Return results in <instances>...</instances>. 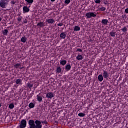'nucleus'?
Segmentation results:
<instances>
[{
    "instance_id": "nucleus-1",
    "label": "nucleus",
    "mask_w": 128,
    "mask_h": 128,
    "mask_svg": "<svg viewBox=\"0 0 128 128\" xmlns=\"http://www.w3.org/2000/svg\"><path fill=\"white\" fill-rule=\"evenodd\" d=\"M42 124H48V122L44 118V120H35V125L34 126V128H42Z\"/></svg>"
},
{
    "instance_id": "nucleus-2",
    "label": "nucleus",
    "mask_w": 128,
    "mask_h": 128,
    "mask_svg": "<svg viewBox=\"0 0 128 128\" xmlns=\"http://www.w3.org/2000/svg\"><path fill=\"white\" fill-rule=\"evenodd\" d=\"M8 0H0V6L2 8H6V6L8 4Z\"/></svg>"
},
{
    "instance_id": "nucleus-3",
    "label": "nucleus",
    "mask_w": 128,
    "mask_h": 128,
    "mask_svg": "<svg viewBox=\"0 0 128 128\" xmlns=\"http://www.w3.org/2000/svg\"><path fill=\"white\" fill-rule=\"evenodd\" d=\"M86 18H96V13L94 12H89L86 14Z\"/></svg>"
},
{
    "instance_id": "nucleus-4",
    "label": "nucleus",
    "mask_w": 128,
    "mask_h": 128,
    "mask_svg": "<svg viewBox=\"0 0 128 128\" xmlns=\"http://www.w3.org/2000/svg\"><path fill=\"white\" fill-rule=\"evenodd\" d=\"M20 128H25L26 126V120H22L20 121Z\"/></svg>"
},
{
    "instance_id": "nucleus-5",
    "label": "nucleus",
    "mask_w": 128,
    "mask_h": 128,
    "mask_svg": "<svg viewBox=\"0 0 128 128\" xmlns=\"http://www.w3.org/2000/svg\"><path fill=\"white\" fill-rule=\"evenodd\" d=\"M28 124L30 126V128H34L36 122H34L33 120H28Z\"/></svg>"
},
{
    "instance_id": "nucleus-6",
    "label": "nucleus",
    "mask_w": 128,
    "mask_h": 128,
    "mask_svg": "<svg viewBox=\"0 0 128 128\" xmlns=\"http://www.w3.org/2000/svg\"><path fill=\"white\" fill-rule=\"evenodd\" d=\"M54 94L52 92H48L46 94V98H50V100H52V98H54Z\"/></svg>"
},
{
    "instance_id": "nucleus-7",
    "label": "nucleus",
    "mask_w": 128,
    "mask_h": 128,
    "mask_svg": "<svg viewBox=\"0 0 128 128\" xmlns=\"http://www.w3.org/2000/svg\"><path fill=\"white\" fill-rule=\"evenodd\" d=\"M108 76H110V74L108 72L104 70L103 71V78H106V80H108Z\"/></svg>"
},
{
    "instance_id": "nucleus-8",
    "label": "nucleus",
    "mask_w": 128,
    "mask_h": 128,
    "mask_svg": "<svg viewBox=\"0 0 128 128\" xmlns=\"http://www.w3.org/2000/svg\"><path fill=\"white\" fill-rule=\"evenodd\" d=\"M30 12V8H28L27 6H24L23 7V12L26 14V12Z\"/></svg>"
},
{
    "instance_id": "nucleus-9",
    "label": "nucleus",
    "mask_w": 128,
    "mask_h": 128,
    "mask_svg": "<svg viewBox=\"0 0 128 128\" xmlns=\"http://www.w3.org/2000/svg\"><path fill=\"white\" fill-rule=\"evenodd\" d=\"M37 26H38V28H44V22H38L37 24Z\"/></svg>"
},
{
    "instance_id": "nucleus-10",
    "label": "nucleus",
    "mask_w": 128,
    "mask_h": 128,
    "mask_svg": "<svg viewBox=\"0 0 128 128\" xmlns=\"http://www.w3.org/2000/svg\"><path fill=\"white\" fill-rule=\"evenodd\" d=\"M72 68V66H70V64H66L65 66V70L66 72H68V70H70Z\"/></svg>"
},
{
    "instance_id": "nucleus-11",
    "label": "nucleus",
    "mask_w": 128,
    "mask_h": 128,
    "mask_svg": "<svg viewBox=\"0 0 128 128\" xmlns=\"http://www.w3.org/2000/svg\"><path fill=\"white\" fill-rule=\"evenodd\" d=\"M66 32H62L60 34V38H61L64 39L66 38Z\"/></svg>"
},
{
    "instance_id": "nucleus-12",
    "label": "nucleus",
    "mask_w": 128,
    "mask_h": 128,
    "mask_svg": "<svg viewBox=\"0 0 128 128\" xmlns=\"http://www.w3.org/2000/svg\"><path fill=\"white\" fill-rule=\"evenodd\" d=\"M46 22H47L48 24H54V20L52 18L46 19Z\"/></svg>"
},
{
    "instance_id": "nucleus-13",
    "label": "nucleus",
    "mask_w": 128,
    "mask_h": 128,
    "mask_svg": "<svg viewBox=\"0 0 128 128\" xmlns=\"http://www.w3.org/2000/svg\"><path fill=\"white\" fill-rule=\"evenodd\" d=\"M108 22V20L106 19H103L102 20V24H104L105 26H106Z\"/></svg>"
},
{
    "instance_id": "nucleus-14",
    "label": "nucleus",
    "mask_w": 128,
    "mask_h": 128,
    "mask_svg": "<svg viewBox=\"0 0 128 128\" xmlns=\"http://www.w3.org/2000/svg\"><path fill=\"white\" fill-rule=\"evenodd\" d=\"M74 32H79L80 30V27L78 26H75L74 29Z\"/></svg>"
},
{
    "instance_id": "nucleus-15",
    "label": "nucleus",
    "mask_w": 128,
    "mask_h": 128,
    "mask_svg": "<svg viewBox=\"0 0 128 128\" xmlns=\"http://www.w3.org/2000/svg\"><path fill=\"white\" fill-rule=\"evenodd\" d=\"M98 79L99 82H102V80H104V76L102 74H99L98 76Z\"/></svg>"
},
{
    "instance_id": "nucleus-16",
    "label": "nucleus",
    "mask_w": 128,
    "mask_h": 128,
    "mask_svg": "<svg viewBox=\"0 0 128 128\" xmlns=\"http://www.w3.org/2000/svg\"><path fill=\"white\" fill-rule=\"evenodd\" d=\"M76 60H82L84 59V56L81 54H78V56L76 57Z\"/></svg>"
},
{
    "instance_id": "nucleus-17",
    "label": "nucleus",
    "mask_w": 128,
    "mask_h": 128,
    "mask_svg": "<svg viewBox=\"0 0 128 128\" xmlns=\"http://www.w3.org/2000/svg\"><path fill=\"white\" fill-rule=\"evenodd\" d=\"M2 32L4 36H8V30L5 29L2 30Z\"/></svg>"
},
{
    "instance_id": "nucleus-18",
    "label": "nucleus",
    "mask_w": 128,
    "mask_h": 128,
    "mask_svg": "<svg viewBox=\"0 0 128 128\" xmlns=\"http://www.w3.org/2000/svg\"><path fill=\"white\" fill-rule=\"evenodd\" d=\"M37 100L40 102H42V97L40 95H37Z\"/></svg>"
},
{
    "instance_id": "nucleus-19",
    "label": "nucleus",
    "mask_w": 128,
    "mask_h": 128,
    "mask_svg": "<svg viewBox=\"0 0 128 128\" xmlns=\"http://www.w3.org/2000/svg\"><path fill=\"white\" fill-rule=\"evenodd\" d=\"M60 64L62 66H66V60H60Z\"/></svg>"
},
{
    "instance_id": "nucleus-20",
    "label": "nucleus",
    "mask_w": 128,
    "mask_h": 128,
    "mask_svg": "<svg viewBox=\"0 0 128 128\" xmlns=\"http://www.w3.org/2000/svg\"><path fill=\"white\" fill-rule=\"evenodd\" d=\"M56 72H58V74H60V72H62V68H60V66L57 67Z\"/></svg>"
},
{
    "instance_id": "nucleus-21",
    "label": "nucleus",
    "mask_w": 128,
    "mask_h": 128,
    "mask_svg": "<svg viewBox=\"0 0 128 128\" xmlns=\"http://www.w3.org/2000/svg\"><path fill=\"white\" fill-rule=\"evenodd\" d=\"M34 104H34L32 102H30L28 104V106H29L30 108H34Z\"/></svg>"
},
{
    "instance_id": "nucleus-22",
    "label": "nucleus",
    "mask_w": 128,
    "mask_h": 128,
    "mask_svg": "<svg viewBox=\"0 0 128 128\" xmlns=\"http://www.w3.org/2000/svg\"><path fill=\"white\" fill-rule=\"evenodd\" d=\"M20 41L22 42H26V36H23L21 38V40H20Z\"/></svg>"
},
{
    "instance_id": "nucleus-23",
    "label": "nucleus",
    "mask_w": 128,
    "mask_h": 128,
    "mask_svg": "<svg viewBox=\"0 0 128 128\" xmlns=\"http://www.w3.org/2000/svg\"><path fill=\"white\" fill-rule=\"evenodd\" d=\"M27 86L30 88V90H32V88L34 86V84H30V83H28L27 84Z\"/></svg>"
},
{
    "instance_id": "nucleus-24",
    "label": "nucleus",
    "mask_w": 128,
    "mask_h": 128,
    "mask_svg": "<svg viewBox=\"0 0 128 128\" xmlns=\"http://www.w3.org/2000/svg\"><path fill=\"white\" fill-rule=\"evenodd\" d=\"M22 80L20 79H18L16 80V84H22Z\"/></svg>"
},
{
    "instance_id": "nucleus-25",
    "label": "nucleus",
    "mask_w": 128,
    "mask_h": 128,
    "mask_svg": "<svg viewBox=\"0 0 128 128\" xmlns=\"http://www.w3.org/2000/svg\"><path fill=\"white\" fill-rule=\"evenodd\" d=\"M110 34L111 36H113V37L116 36V32H114V31L110 32Z\"/></svg>"
},
{
    "instance_id": "nucleus-26",
    "label": "nucleus",
    "mask_w": 128,
    "mask_h": 128,
    "mask_svg": "<svg viewBox=\"0 0 128 128\" xmlns=\"http://www.w3.org/2000/svg\"><path fill=\"white\" fill-rule=\"evenodd\" d=\"M121 30H122L123 32H128V28L126 26H124L123 28L121 29Z\"/></svg>"
},
{
    "instance_id": "nucleus-27",
    "label": "nucleus",
    "mask_w": 128,
    "mask_h": 128,
    "mask_svg": "<svg viewBox=\"0 0 128 128\" xmlns=\"http://www.w3.org/2000/svg\"><path fill=\"white\" fill-rule=\"evenodd\" d=\"M78 116H80V118H84V116H86V114L84 113L80 112L78 114Z\"/></svg>"
},
{
    "instance_id": "nucleus-28",
    "label": "nucleus",
    "mask_w": 128,
    "mask_h": 128,
    "mask_svg": "<svg viewBox=\"0 0 128 128\" xmlns=\"http://www.w3.org/2000/svg\"><path fill=\"white\" fill-rule=\"evenodd\" d=\"M25 2H26L28 4H32L34 2V0H25Z\"/></svg>"
},
{
    "instance_id": "nucleus-29",
    "label": "nucleus",
    "mask_w": 128,
    "mask_h": 128,
    "mask_svg": "<svg viewBox=\"0 0 128 128\" xmlns=\"http://www.w3.org/2000/svg\"><path fill=\"white\" fill-rule=\"evenodd\" d=\"M9 108H10V110H12L14 108V104H10L8 106Z\"/></svg>"
},
{
    "instance_id": "nucleus-30",
    "label": "nucleus",
    "mask_w": 128,
    "mask_h": 128,
    "mask_svg": "<svg viewBox=\"0 0 128 128\" xmlns=\"http://www.w3.org/2000/svg\"><path fill=\"white\" fill-rule=\"evenodd\" d=\"M14 68H18L20 66V64H16L14 66Z\"/></svg>"
},
{
    "instance_id": "nucleus-31",
    "label": "nucleus",
    "mask_w": 128,
    "mask_h": 128,
    "mask_svg": "<svg viewBox=\"0 0 128 128\" xmlns=\"http://www.w3.org/2000/svg\"><path fill=\"white\" fill-rule=\"evenodd\" d=\"M99 10L100 12H104V10H106V7H102L99 8Z\"/></svg>"
},
{
    "instance_id": "nucleus-32",
    "label": "nucleus",
    "mask_w": 128,
    "mask_h": 128,
    "mask_svg": "<svg viewBox=\"0 0 128 128\" xmlns=\"http://www.w3.org/2000/svg\"><path fill=\"white\" fill-rule=\"evenodd\" d=\"M70 2V0H65L64 1V4H68Z\"/></svg>"
},
{
    "instance_id": "nucleus-33",
    "label": "nucleus",
    "mask_w": 128,
    "mask_h": 128,
    "mask_svg": "<svg viewBox=\"0 0 128 128\" xmlns=\"http://www.w3.org/2000/svg\"><path fill=\"white\" fill-rule=\"evenodd\" d=\"M76 52H82V50L81 48H77Z\"/></svg>"
},
{
    "instance_id": "nucleus-34",
    "label": "nucleus",
    "mask_w": 128,
    "mask_h": 128,
    "mask_svg": "<svg viewBox=\"0 0 128 128\" xmlns=\"http://www.w3.org/2000/svg\"><path fill=\"white\" fill-rule=\"evenodd\" d=\"M95 2L96 4H100V0H96Z\"/></svg>"
},
{
    "instance_id": "nucleus-35",
    "label": "nucleus",
    "mask_w": 128,
    "mask_h": 128,
    "mask_svg": "<svg viewBox=\"0 0 128 128\" xmlns=\"http://www.w3.org/2000/svg\"><path fill=\"white\" fill-rule=\"evenodd\" d=\"M63 25H64V24L62 22L57 24V26H62Z\"/></svg>"
},
{
    "instance_id": "nucleus-36",
    "label": "nucleus",
    "mask_w": 128,
    "mask_h": 128,
    "mask_svg": "<svg viewBox=\"0 0 128 128\" xmlns=\"http://www.w3.org/2000/svg\"><path fill=\"white\" fill-rule=\"evenodd\" d=\"M16 2H15L14 0H12L11 1V4H16Z\"/></svg>"
},
{
    "instance_id": "nucleus-37",
    "label": "nucleus",
    "mask_w": 128,
    "mask_h": 128,
    "mask_svg": "<svg viewBox=\"0 0 128 128\" xmlns=\"http://www.w3.org/2000/svg\"><path fill=\"white\" fill-rule=\"evenodd\" d=\"M125 12L126 14H128V8H126V9H125Z\"/></svg>"
},
{
    "instance_id": "nucleus-38",
    "label": "nucleus",
    "mask_w": 128,
    "mask_h": 128,
    "mask_svg": "<svg viewBox=\"0 0 128 128\" xmlns=\"http://www.w3.org/2000/svg\"><path fill=\"white\" fill-rule=\"evenodd\" d=\"M20 20H22V18H18V22H20Z\"/></svg>"
},
{
    "instance_id": "nucleus-39",
    "label": "nucleus",
    "mask_w": 128,
    "mask_h": 128,
    "mask_svg": "<svg viewBox=\"0 0 128 128\" xmlns=\"http://www.w3.org/2000/svg\"><path fill=\"white\" fill-rule=\"evenodd\" d=\"M24 24H28V20H24Z\"/></svg>"
},
{
    "instance_id": "nucleus-40",
    "label": "nucleus",
    "mask_w": 128,
    "mask_h": 128,
    "mask_svg": "<svg viewBox=\"0 0 128 128\" xmlns=\"http://www.w3.org/2000/svg\"><path fill=\"white\" fill-rule=\"evenodd\" d=\"M104 4H108V2L107 1L104 2Z\"/></svg>"
},
{
    "instance_id": "nucleus-41",
    "label": "nucleus",
    "mask_w": 128,
    "mask_h": 128,
    "mask_svg": "<svg viewBox=\"0 0 128 128\" xmlns=\"http://www.w3.org/2000/svg\"><path fill=\"white\" fill-rule=\"evenodd\" d=\"M24 68V66L22 67H20V70H22V68Z\"/></svg>"
},
{
    "instance_id": "nucleus-42",
    "label": "nucleus",
    "mask_w": 128,
    "mask_h": 128,
    "mask_svg": "<svg viewBox=\"0 0 128 128\" xmlns=\"http://www.w3.org/2000/svg\"><path fill=\"white\" fill-rule=\"evenodd\" d=\"M124 18V15L122 16V18Z\"/></svg>"
},
{
    "instance_id": "nucleus-43",
    "label": "nucleus",
    "mask_w": 128,
    "mask_h": 128,
    "mask_svg": "<svg viewBox=\"0 0 128 128\" xmlns=\"http://www.w3.org/2000/svg\"><path fill=\"white\" fill-rule=\"evenodd\" d=\"M51 0V2H54L56 0Z\"/></svg>"
},
{
    "instance_id": "nucleus-44",
    "label": "nucleus",
    "mask_w": 128,
    "mask_h": 128,
    "mask_svg": "<svg viewBox=\"0 0 128 128\" xmlns=\"http://www.w3.org/2000/svg\"><path fill=\"white\" fill-rule=\"evenodd\" d=\"M2 20V18L0 17V22H1Z\"/></svg>"
},
{
    "instance_id": "nucleus-45",
    "label": "nucleus",
    "mask_w": 128,
    "mask_h": 128,
    "mask_svg": "<svg viewBox=\"0 0 128 128\" xmlns=\"http://www.w3.org/2000/svg\"><path fill=\"white\" fill-rule=\"evenodd\" d=\"M2 106V104L0 103V108Z\"/></svg>"
},
{
    "instance_id": "nucleus-46",
    "label": "nucleus",
    "mask_w": 128,
    "mask_h": 128,
    "mask_svg": "<svg viewBox=\"0 0 128 128\" xmlns=\"http://www.w3.org/2000/svg\"><path fill=\"white\" fill-rule=\"evenodd\" d=\"M124 16H126V14L124 15Z\"/></svg>"
}]
</instances>
